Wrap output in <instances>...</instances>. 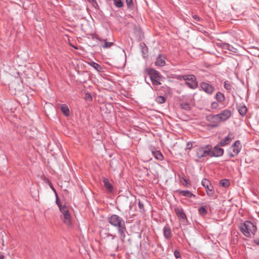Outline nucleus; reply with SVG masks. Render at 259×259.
Listing matches in <instances>:
<instances>
[{
	"label": "nucleus",
	"instance_id": "1",
	"mask_svg": "<svg viewBox=\"0 0 259 259\" xmlns=\"http://www.w3.org/2000/svg\"><path fill=\"white\" fill-rule=\"evenodd\" d=\"M108 221L112 226L117 228L120 240L122 242H124L127 232L123 219L117 214H112L108 218Z\"/></svg>",
	"mask_w": 259,
	"mask_h": 259
},
{
	"label": "nucleus",
	"instance_id": "2",
	"mask_svg": "<svg viewBox=\"0 0 259 259\" xmlns=\"http://www.w3.org/2000/svg\"><path fill=\"white\" fill-rule=\"evenodd\" d=\"M210 145L199 147L195 150L194 157L196 162L202 161L207 156L210 157Z\"/></svg>",
	"mask_w": 259,
	"mask_h": 259
},
{
	"label": "nucleus",
	"instance_id": "3",
	"mask_svg": "<svg viewBox=\"0 0 259 259\" xmlns=\"http://www.w3.org/2000/svg\"><path fill=\"white\" fill-rule=\"evenodd\" d=\"M239 228L241 232L246 237H250V234L254 235L256 232L257 228L254 224L249 221H246L239 225Z\"/></svg>",
	"mask_w": 259,
	"mask_h": 259
},
{
	"label": "nucleus",
	"instance_id": "4",
	"mask_svg": "<svg viewBox=\"0 0 259 259\" xmlns=\"http://www.w3.org/2000/svg\"><path fill=\"white\" fill-rule=\"evenodd\" d=\"M242 148V145L239 140L236 141L230 147L228 151V155L229 157L232 158L238 156Z\"/></svg>",
	"mask_w": 259,
	"mask_h": 259
},
{
	"label": "nucleus",
	"instance_id": "5",
	"mask_svg": "<svg viewBox=\"0 0 259 259\" xmlns=\"http://www.w3.org/2000/svg\"><path fill=\"white\" fill-rule=\"evenodd\" d=\"M186 81V84L191 89H196L198 87V82L194 75H184L181 77Z\"/></svg>",
	"mask_w": 259,
	"mask_h": 259
},
{
	"label": "nucleus",
	"instance_id": "6",
	"mask_svg": "<svg viewBox=\"0 0 259 259\" xmlns=\"http://www.w3.org/2000/svg\"><path fill=\"white\" fill-rule=\"evenodd\" d=\"M147 73L153 85H158L161 84L160 79L161 76L159 72L154 69L150 68L147 70Z\"/></svg>",
	"mask_w": 259,
	"mask_h": 259
},
{
	"label": "nucleus",
	"instance_id": "7",
	"mask_svg": "<svg viewBox=\"0 0 259 259\" xmlns=\"http://www.w3.org/2000/svg\"><path fill=\"white\" fill-rule=\"evenodd\" d=\"M201 184L205 188L207 195L209 197H213L214 194V191L213 187L210 181L208 179L204 178L201 181Z\"/></svg>",
	"mask_w": 259,
	"mask_h": 259
},
{
	"label": "nucleus",
	"instance_id": "8",
	"mask_svg": "<svg viewBox=\"0 0 259 259\" xmlns=\"http://www.w3.org/2000/svg\"><path fill=\"white\" fill-rule=\"evenodd\" d=\"M59 208L63 215L62 219L64 222L67 225H70L71 224V215L69 212L68 208L65 205H62Z\"/></svg>",
	"mask_w": 259,
	"mask_h": 259
},
{
	"label": "nucleus",
	"instance_id": "9",
	"mask_svg": "<svg viewBox=\"0 0 259 259\" xmlns=\"http://www.w3.org/2000/svg\"><path fill=\"white\" fill-rule=\"evenodd\" d=\"M206 120L209 122V125L212 127H218L221 122L218 114L215 115H208L206 116Z\"/></svg>",
	"mask_w": 259,
	"mask_h": 259
},
{
	"label": "nucleus",
	"instance_id": "10",
	"mask_svg": "<svg viewBox=\"0 0 259 259\" xmlns=\"http://www.w3.org/2000/svg\"><path fill=\"white\" fill-rule=\"evenodd\" d=\"M221 145L218 144L212 148L210 145V157H220L224 154V150L223 148H220Z\"/></svg>",
	"mask_w": 259,
	"mask_h": 259
},
{
	"label": "nucleus",
	"instance_id": "11",
	"mask_svg": "<svg viewBox=\"0 0 259 259\" xmlns=\"http://www.w3.org/2000/svg\"><path fill=\"white\" fill-rule=\"evenodd\" d=\"M200 90L209 95H212L215 90L214 87L211 84L205 82H201L200 83Z\"/></svg>",
	"mask_w": 259,
	"mask_h": 259
},
{
	"label": "nucleus",
	"instance_id": "12",
	"mask_svg": "<svg viewBox=\"0 0 259 259\" xmlns=\"http://www.w3.org/2000/svg\"><path fill=\"white\" fill-rule=\"evenodd\" d=\"M221 122H225L229 119L232 116V111L229 109H225L218 114Z\"/></svg>",
	"mask_w": 259,
	"mask_h": 259
},
{
	"label": "nucleus",
	"instance_id": "13",
	"mask_svg": "<svg viewBox=\"0 0 259 259\" xmlns=\"http://www.w3.org/2000/svg\"><path fill=\"white\" fill-rule=\"evenodd\" d=\"M234 138L233 133L230 132L227 136L222 139L220 142H219V145L221 146H225L228 145L233 139Z\"/></svg>",
	"mask_w": 259,
	"mask_h": 259
},
{
	"label": "nucleus",
	"instance_id": "14",
	"mask_svg": "<svg viewBox=\"0 0 259 259\" xmlns=\"http://www.w3.org/2000/svg\"><path fill=\"white\" fill-rule=\"evenodd\" d=\"M174 210L180 220L183 221H187L186 215L182 207H176L175 208Z\"/></svg>",
	"mask_w": 259,
	"mask_h": 259
},
{
	"label": "nucleus",
	"instance_id": "15",
	"mask_svg": "<svg viewBox=\"0 0 259 259\" xmlns=\"http://www.w3.org/2000/svg\"><path fill=\"white\" fill-rule=\"evenodd\" d=\"M166 57L163 54H159L157 57L155 64L157 66H164L165 65Z\"/></svg>",
	"mask_w": 259,
	"mask_h": 259
},
{
	"label": "nucleus",
	"instance_id": "16",
	"mask_svg": "<svg viewBox=\"0 0 259 259\" xmlns=\"http://www.w3.org/2000/svg\"><path fill=\"white\" fill-rule=\"evenodd\" d=\"M103 182L106 191L109 193H112L113 192L114 187L110 183L109 179L105 178L103 180Z\"/></svg>",
	"mask_w": 259,
	"mask_h": 259
},
{
	"label": "nucleus",
	"instance_id": "17",
	"mask_svg": "<svg viewBox=\"0 0 259 259\" xmlns=\"http://www.w3.org/2000/svg\"><path fill=\"white\" fill-rule=\"evenodd\" d=\"M163 235L165 239L168 240L172 237L171 228L169 225L166 224L163 228Z\"/></svg>",
	"mask_w": 259,
	"mask_h": 259
},
{
	"label": "nucleus",
	"instance_id": "18",
	"mask_svg": "<svg viewBox=\"0 0 259 259\" xmlns=\"http://www.w3.org/2000/svg\"><path fill=\"white\" fill-rule=\"evenodd\" d=\"M176 192L180 195L188 198H195L196 195L189 190H177Z\"/></svg>",
	"mask_w": 259,
	"mask_h": 259
},
{
	"label": "nucleus",
	"instance_id": "19",
	"mask_svg": "<svg viewBox=\"0 0 259 259\" xmlns=\"http://www.w3.org/2000/svg\"><path fill=\"white\" fill-rule=\"evenodd\" d=\"M151 152L155 159L160 161L163 159V156L159 150H158L155 148H154L151 150Z\"/></svg>",
	"mask_w": 259,
	"mask_h": 259
},
{
	"label": "nucleus",
	"instance_id": "20",
	"mask_svg": "<svg viewBox=\"0 0 259 259\" xmlns=\"http://www.w3.org/2000/svg\"><path fill=\"white\" fill-rule=\"evenodd\" d=\"M237 109L239 112V113L242 116H244L247 112V108L246 106L244 105L240 104L239 105H237Z\"/></svg>",
	"mask_w": 259,
	"mask_h": 259
},
{
	"label": "nucleus",
	"instance_id": "21",
	"mask_svg": "<svg viewBox=\"0 0 259 259\" xmlns=\"http://www.w3.org/2000/svg\"><path fill=\"white\" fill-rule=\"evenodd\" d=\"M215 99L219 103H223L225 100L224 95L220 92H218L215 96Z\"/></svg>",
	"mask_w": 259,
	"mask_h": 259
},
{
	"label": "nucleus",
	"instance_id": "22",
	"mask_svg": "<svg viewBox=\"0 0 259 259\" xmlns=\"http://www.w3.org/2000/svg\"><path fill=\"white\" fill-rule=\"evenodd\" d=\"M61 110L65 116H68L70 114V111L68 107L66 104L61 105Z\"/></svg>",
	"mask_w": 259,
	"mask_h": 259
},
{
	"label": "nucleus",
	"instance_id": "23",
	"mask_svg": "<svg viewBox=\"0 0 259 259\" xmlns=\"http://www.w3.org/2000/svg\"><path fill=\"white\" fill-rule=\"evenodd\" d=\"M230 44H228V43H226V42H217L216 44V45L219 48H221L223 49H226V50H228V49L229 48V46H230Z\"/></svg>",
	"mask_w": 259,
	"mask_h": 259
},
{
	"label": "nucleus",
	"instance_id": "24",
	"mask_svg": "<svg viewBox=\"0 0 259 259\" xmlns=\"http://www.w3.org/2000/svg\"><path fill=\"white\" fill-rule=\"evenodd\" d=\"M104 42V44L102 46L103 48H110L112 46H113L114 44L112 42H108L106 39H103L102 41Z\"/></svg>",
	"mask_w": 259,
	"mask_h": 259
},
{
	"label": "nucleus",
	"instance_id": "25",
	"mask_svg": "<svg viewBox=\"0 0 259 259\" xmlns=\"http://www.w3.org/2000/svg\"><path fill=\"white\" fill-rule=\"evenodd\" d=\"M137 201H138V206L140 209V211L142 213L145 212V209L144 207V203L139 199L136 200L135 203H136Z\"/></svg>",
	"mask_w": 259,
	"mask_h": 259
},
{
	"label": "nucleus",
	"instance_id": "26",
	"mask_svg": "<svg viewBox=\"0 0 259 259\" xmlns=\"http://www.w3.org/2000/svg\"><path fill=\"white\" fill-rule=\"evenodd\" d=\"M220 185L224 188H227L230 186V182L227 179H223L220 181Z\"/></svg>",
	"mask_w": 259,
	"mask_h": 259
},
{
	"label": "nucleus",
	"instance_id": "27",
	"mask_svg": "<svg viewBox=\"0 0 259 259\" xmlns=\"http://www.w3.org/2000/svg\"><path fill=\"white\" fill-rule=\"evenodd\" d=\"M115 6L118 8H122L124 6L123 2L121 0H112Z\"/></svg>",
	"mask_w": 259,
	"mask_h": 259
},
{
	"label": "nucleus",
	"instance_id": "28",
	"mask_svg": "<svg viewBox=\"0 0 259 259\" xmlns=\"http://www.w3.org/2000/svg\"><path fill=\"white\" fill-rule=\"evenodd\" d=\"M224 87L229 92H230L232 91V85L231 83L228 80H226L224 82Z\"/></svg>",
	"mask_w": 259,
	"mask_h": 259
},
{
	"label": "nucleus",
	"instance_id": "29",
	"mask_svg": "<svg viewBox=\"0 0 259 259\" xmlns=\"http://www.w3.org/2000/svg\"><path fill=\"white\" fill-rule=\"evenodd\" d=\"M91 66L98 71H101L102 69V67L100 64L94 62H92Z\"/></svg>",
	"mask_w": 259,
	"mask_h": 259
},
{
	"label": "nucleus",
	"instance_id": "30",
	"mask_svg": "<svg viewBox=\"0 0 259 259\" xmlns=\"http://www.w3.org/2000/svg\"><path fill=\"white\" fill-rule=\"evenodd\" d=\"M125 2L128 9L130 10L134 9V4L133 0H126Z\"/></svg>",
	"mask_w": 259,
	"mask_h": 259
},
{
	"label": "nucleus",
	"instance_id": "31",
	"mask_svg": "<svg viewBox=\"0 0 259 259\" xmlns=\"http://www.w3.org/2000/svg\"><path fill=\"white\" fill-rule=\"evenodd\" d=\"M180 107L181 109L185 110H190V104L186 102H183L180 104Z\"/></svg>",
	"mask_w": 259,
	"mask_h": 259
},
{
	"label": "nucleus",
	"instance_id": "32",
	"mask_svg": "<svg viewBox=\"0 0 259 259\" xmlns=\"http://www.w3.org/2000/svg\"><path fill=\"white\" fill-rule=\"evenodd\" d=\"M156 101L159 104H162L166 102V98L164 96H159L156 98Z\"/></svg>",
	"mask_w": 259,
	"mask_h": 259
},
{
	"label": "nucleus",
	"instance_id": "33",
	"mask_svg": "<svg viewBox=\"0 0 259 259\" xmlns=\"http://www.w3.org/2000/svg\"><path fill=\"white\" fill-rule=\"evenodd\" d=\"M182 179L184 181L183 185L186 188H188L191 186V183L189 180L186 178L185 176L183 177Z\"/></svg>",
	"mask_w": 259,
	"mask_h": 259
},
{
	"label": "nucleus",
	"instance_id": "34",
	"mask_svg": "<svg viewBox=\"0 0 259 259\" xmlns=\"http://www.w3.org/2000/svg\"><path fill=\"white\" fill-rule=\"evenodd\" d=\"M199 213L200 215L204 216L207 213V210L204 206H201L198 209Z\"/></svg>",
	"mask_w": 259,
	"mask_h": 259
},
{
	"label": "nucleus",
	"instance_id": "35",
	"mask_svg": "<svg viewBox=\"0 0 259 259\" xmlns=\"http://www.w3.org/2000/svg\"><path fill=\"white\" fill-rule=\"evenodd\" d=\"M195 143V142H188L186 144L185 150H191L193 147V144Z\"/></svg>",
	"mask_w": 259,
	"mask_h": 259
},
{
	"label": "nucleus",
	"instance_id": "36",
	"mask_svg": "<svg viewBox=\"0 0 259 259\" xmlns=\"http://www.w3.org/2000/svg\"><path fill=\"white\" fill-rule=\"evenodd\" d=\"M84 99L86 101L91 102L93 100V98L90 93H85Z\"/></svg>",
	"mask_w": 259,
	"mask_h": 259
},
{
	"label": "nucleus",
	"instance_id": "37",
	"mask_svg": "<svg viewBox=\"0 0 259 259\" xmlns=\"http://www.w3.org/2000/svg\"><path fill=\"white\" fill-rule=\"evenodd\" d=\"M228 51L232 52L233 53H238V50L234 48L232 45H230L229 48L228 49Z\"/></svg>",
	"mask_w": 259,
	"mask_h": 259
},
{
	"label": "nucleus",
	"instance_id": "38",
	"mask_svg": "<svg viewBox=\"0 0 259 259\" xmlns=\"http://www.w3.org/2000/svg\"><path fill=\"white\" fill-rule=\"evenodd\" d=\"M92 38L94 40H97L100 41H102L103 40V39L97 34H92Z\"/></svg>",
	"mask_w": 259,
	"mask_h": 259
},
{
	"label": "nucleus",
	"instance_id": "39",
	"mask_svg": "<svg viewBox=\"0 0 259 259\" xmlns=\"http://www.w3.org/2000/svg\"><path fill=\"white\" fill-rule=\"evenodd\" d=\"M219 102L214 101L211 104V108L212 109H217L219 107Z\"/></svg>",
	"mask_w": 259,
	"mask_h": 259
},
{
	"label": "nucleus",
	"instance_id": "40",
	"mask_svg": "<svg viewBox=\"0 0 259 259\" xmlns=\"http://www.w3.org/2000/svg\"><path fill=\"white\" fill-rule=\"evenodd\" d=\"M47 183L49 185V186H50V188H51V189L55 192V195L56 194H57V192L56 191V189H55V188L54 187V186L52 185V183L49 180L47 181Z\"/></svg>",
	"mask_w": 259,
	"mask_h": 259
},
{
	"label": "nucleus",
	"instance_id": "41",
	"mask_svg": "<svg viewBox=\"0 0 259 259\" xmlns=\"http://www.w3.org/2000/svg\"><path fill=\"white\" fill-rule=\"evenodd\" d=\"M174 254L175 256L177 258H180L181 257L180 252L177 250H175Z\"/></svg>",
	"mask_w": 259,
	"mask_h": 259
},
{
	"label": "nucleus",
	"instance_id": "42",
	"mask_svg": "<svg viewBox=\"0 0 259 259\" xmlns=\"http://www.w3.org/2000/svg\"><path fill=\"white\" fill-rule=\"evenodd\" d=\"M56 203L57 204V205L58 206V207H59L60 206L62 205V204L61 203V202L60 201V200H59V198L58 197L57 194H56Z\"/></svg>",
	"mask_w": 259,
	"mask_h": 259
},
{
	"label": "nucleus",
	"instance_id": "43",
	"mask_svg": "<svg viewBox=\"0 0 259 259\" xmlns=\"http://www.w3.org/2000/svg\"><path fill=\"white\" fill-rule=\"evenodd\" d=\"M192 17H193V19L197 21H200L201 20L200 18L196 15H194L192 16Z\"/></svg>",
	"mask_w": 259,
	"mask_h": 259
},
{
	"label": "nucleus",
	"instance_id": "44",
	"mask_svg": "<svg viewBox=\"0 0 259 259\" xmlns=\"http://www.w3.org/2000/svg\"><path fill=\"white\" fill-rule=\"evenodd\" d=\"M253 242L257 245L259 246V237L253 240Z\"/></svg>",
	"mask_w": 259,
	"mask_h": 259
},
{
	"label": "nucleus",
	"instance_id": "45",
	"mask_svg": "<svg viewBox=\"0 0 259 259\" xmlns=\"http://www.w3.org/2000/svg\"><path fill=\"white\" fill-rule=\"evenodd\" d=\"M87 1H89V2H90V3H91L93 5H94L95 4H97L96 0H87Z\"/></svg>",
	"mask_w": 259,
	"mask_h": 259
},
{
	"label": "nucleus",
	"instance_id": "46",
	"mask_svg": "<svg viewBox=\"0 0 259 259\" xmlns=\"http://www.w3.org/2000/svg\"><path fill=\"white\" fill-rule=\"evenodd\" d=\"M107 236H109V237H111L112 239H114L115 238V236L113 235V234H108L107 235Z\"/></svg>",
	"mask_w": 259,
	"mask_h": 259
},
{
	"label": "nucleus",
	"instance_id": "47",
	"mask_svg": "<svg viewBox=\"0 0 259 259\" xmlns=\"http://www.w3.org/2000/svg\"><path fill=\"white\" fill-rule=\"evenodd\" d=\"M5 257V255L4 254H0V259H4Z\"/></svg>",
	"mask_w": 259,
	"mask_h": 259
},
{
	"label": "nucleus",
	"instance_id": "48",
	"mask_svg": "<svg viewBox=\"0 0 259 259\" xmlns=\"http://www.w3.org/2000/svg\"><path fill=\"white\" fill-rule=\"evenodd\" d=\"M72 47H73L74 49H77V48L75 47L74 46H72Z\"/></svg>",
	"mask_w": 259,
	"mask_h": 259
}]
</instances>
